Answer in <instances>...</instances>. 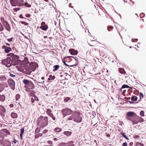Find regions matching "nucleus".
Returning a JSON list of instances; mask_svg holds the SVG:
<instances>
[{"label": "nucleus", "mask_w": 146, "mask_h": 146, "mask_svg": "<svg viewBox=\"0 0 146 146\" xmlns=\"http://www.w3.org/2000/svg\"><path fill=\"white\" fill-rule=\"evenodd\" d=\"M127 115L129 117L133 116L132 118L128 117L127 118L129 120L131 121L133 124H137L139 122L141 123L144 121V119L142 117L138 116L134 112H128L127 113Z\"/></svg>", "instance_id": "nucleus-1"}, {"label": "nucleus", "mask_w": 146, "mask_h": 146, "mask_svg": "<svg viewBox=\"0 0 146 146\" xmlns=\"http://www.w3.org/2000/svg\"><path fill=\"white\" fill-rule=\"evenodd\" d=\"M23 68L25 70L24 71L27 74H30L32 71H35L36 68L38 67V64L35 62H31L29 64V66L28 65H24Z\"/></svg>", "instance_id": "nucleus-2"}, {"label": "nucleus", "mask_w": 146, "mask_h": 146, "mask_svg": "<svg viewBox=\"0 0 146 146\" xmlns=\"http://www.w3.org/2000/svg\"><path fill=\"white\" fill-rule=\"evenodd\" d=\"M48 121L47 117L40 116L37 119V124L39 126L40 128H43L48 125Z\"/></svg>", "instance_id": "nucleus-3"}, {"label": "nucleus", "mask_w": 146, "mask_h": 146, "mask_svg": "<svg viewBox=\"0 0 146 146\" xmlns=\"http://www.w3.org/2000/svg\"><path fill=\"white\" fill-rule=\"evenodd\" d=\"M71 116L67 118L68 120H72L73 119L74 121L77 122H80L82 120V118L80 116V113L77 111H74L73 113H72Z\"/></svg>", "instance_id": "nucleus-4"}, {"label": "nucleus", "mask_w": 146, "mask_h": 146, "mask_svg": "<svg viewBox=\"0 0 146 146\" xmlns=\"http://www.w3.org/2000/svg\"><path fill=\"white\" fill-rule=\"evenodd\" d=\"M10 2L12 6H23L24 5V2L23 0H11Z\"/></svg>", "instance_id": "nucleus-5"}, {"label": "nucleus", "mask_w": 146, "mask_h": 146, "mask_svg": "<svg viewBox=\"0 0 146 146\" xmlns=\"http://www.w3.org/2000/svg\"><path fill=\"white\" fill-rule=\"evenodd\" d=\"M11 62H12L11 60V58L7 57L6 59L3 60L2 61V63L8 67H9L11 65Z\"/></svg>", "instance_id": "nucleus-6"}, {"label": "nucleus", "mask_w": 146, "mask_h": 146, "mask_svg": "<svg viewBox=\"0 0 146 146\" xmlns=\"http://www.w3.org/2000/svg\"><path fill=\"white\" fill-rule=\"evenodd\" d=\"M72 112L73 111L69 108L64 109L62 111V114L64 117L71 115Z\"/></svg>", "instance_id": "nucleus-7"}, {"label": "nucleus", "mask_w": 146, "mask_h": 146, "mask_svg": "<svg viewBox=\"0 0 146 146\" xmlns=\"http://www.w3.org/2000/svg\"><path fill=\"white\" fill-rule=\"evenodd\" d=\"M8 83L11 88L13 90L15 89V84L14 81L12 79H9L8 80Z\"/></svg>", "instance_id": "nucleus-8"}, {"label": "nucleus", "mask_w": 146, "mask_h": 146, "mask_svg": "<svg viewBox=\"0 0 146 146\" xmlns=\"http://www.w3.org/2000/svg\"><path fill=\"white\" fill-rule=\"evenodd\" d=\"M9 56L11 59L12 62L17 60L19 58V56L15 55L13 53H11L9 54Z\"/></svg>", "instance_id": "nucleus-9"}, {"label": "nucleus", "mask_w": 146, "mask_h": 146, "mask_svg": "<svg viewBox=\"0 0 146 146\" xmlns=\"http://www.w3.org/2000/svg\"><path fill=\"white\" fill-rule=\"evenodd\" d=\"M74 143V141H71L68 143H62L60 145L63 146H75Z\"/></svg>", "instance_id": "nucleus-10"}, {"label": "nucleus", "mask_w": 146, "mask_h": 146, "mask_svg": "<svg viewBox=\"0 0 146 146\" xmlns=\"http://www.w3.org/2000/svg\"><path fill=\"white\" fill-rule=\"evenodd\" d=\"M2 48L5 49V52L7 53L9 52L12 50L11 48L10 47H7L6 46H3Z\"/></svg>", "instance_id": "nucleus-11"}, {"label": "nucleus", "mask_w": 146, "mask_h": 146, "mask_svg": "<svg viewBox=\"0 0 146 146\" xmlns=\"http://www.w3.org/2000/svg\"><path fill=\"white\" fill-rule=\"evenodd\" d=\"M5 111V108L2 106H0V114L3 115Z\"/></svg>", "instance_id": "nucleus-12"}, {"label": "nucleus", "mask_w": 146, "mask_h": 146, "mask_svg": "<svg viewBox=\"0 0 146 146\" xmlns=\"http://www.w3.org/2000/svg\"><path fill=\"white\" fill-rule=\"evenodd\" d=\"M31 102L32 104L34 103L35 101L36 102L39 101L38 98L36 96L31 98Z\"/></svg>", "instance_id": "nucleus-13"}, {"label": "nucleus", "mask_w": 146, "mask_h": 146, "mask_svg": "<svg viewBox=\"0 0 146 146\" xmlns=\"http://www.w3.org/2000/svg\"><path fill=\"white\" fill-rule=\"evenodd\" d=\"M6 30L8 31H10L11 30V27L5 21V23L3 24Z\"/></svg>", "instance_id": "nucleus-14"}, {"label": "nucleus", "mask_w": 146, "mask_h": 146, "mask_svg": "<svg viewBox=\"0 0 146 146\" xmlns=\"http://www.w3.org/2000/svg\"><path fill=\"white\" fill-rule=\"evenodd\" d=\"M28 87L30 89H33L35 88V86L33 83L31 81L28 84Z\"/></svg>", "instance_id": "nucleus-15"}, {"label": "nucleus", "mask_w": 146, "mask_h": 146, "mask_svg": "<svg viewBox=\"0 0 146 146\" xmlns=\"http://www.w3.org/2000/svg\"><path fill=\"white\" fill-rule=\"evenodd\" d=\"M26 91L27 92H29V94L30 96L34 97V96H36L35 95V92L33 90H30L29 91L27 89L26 90Z\"/></svg>", "instance_id": "nucleus-16"}, {"label": "nucleus", "mask_w": 146, "mask_h": 146, "mask_svg": "<svg viewBox=\"0 0 146 146\" xmlns=\"http://www.w3.org/2000/svg\"><path fill=\"white\" fill-rule=\"evenodd\" d=\"M69 52L72 55H76L77 54L78 52L77 51L73 49H71L69 50Z\"/></svg>", "instance_id": "nucleus-17"}, {"label": "nucleus", "mask_w": 146, "mask_h": 146, "mask_svg": "<svg viewBox=\"0 0 146 146\" xmlns=\"http://www.w3.org/2000/svg\"><path fill=\"white\" fill-rule=\"evenodd\" d=\"M48 28L47 25H41L40 27V28L44 31H46L47 30Z\"/></svg>", "instance_id": "nucleus-18"}, {"label": "nucleus", "mask_w": 146, "mask_h": 146, "mask_svg": "<svg viewBox=\"0 0 146 146\" xmlns=\"http://www.w3.org/2000/svg\"><path fill=\"white\" fill-rule=\"evenodd\" d=\"M11 116L13 118H17L18 117V115L17 114L14 112L11 113Z\"/></svg>", "instance_id": "nucleus-19"}, {"label": "nucleus", "mask_w": 146, "mask_h": 146, "mask_svg": "<svg viewBox=\"0 0 146 146\" xmlns=\"http://www.w3.org/2000/svg\"><path fill=\"white\" fill-rule=\"evenodd\" d=\"M64 135L68 136H69L72 134V133L71 132L69 131H65L64 132Z\"/></svg>", "instance_id": "nucleus-20"}, {"label": "nucleus", "mask_w": 146, "mask_h": 146, "mask_svg": "<svg viewBox=\"0 0 146 146\" xmlns=\"http://www.w3.org/2000/svg\"><path fill=\"white\" fill-rule=\"evenodd\" d=\"M119 72H120L122 74H123L124 75H125V74H126L125 71L124 70V69L123 68H119Z\"/></svg>", "instance_id": "nucleus-21"}, {"label": "nucleus", "mask_w": 146, "mask_h": 146, "mask_svg": "<svg viewBox=\"0 0 146 146\" xmlns=\"http://www.w3.org/2000/svg\"><path fill=\"white\" fill-rule=\"evenodd\" d=\"M60 66L58 65H55L54 66L53 68H54L53 70V72H55L56 71L58 70L60 68Z\"/></svg>", "instance_id": "nucleus-22"}, {"label": "nucleus", "mask_w": 146, "mask_h": 146, "mask_svg": "<svg viewBox=\"0 0 146 146\" xmlns=\"http://www.w3.org/2000/svg\"><path fill=\"white\" fill-rule=\"evenodd\" d=\"M46 112L47 114L49 116H50L52 114V111L51 110L49 109H48L46 110Z\"/></svg>", "instance_id": "nucleus-23"}, {"label": "nucleus", "mask_w": 146, "mask_h": 146, "mask_svg": "<svg viewBox=\"0 0 146 146\" xmlns=\"http://www.w3.org/2000/svg\"><path fill=\"white\" fill-rule=\"evenodd\" d=\"M5 100V96L4 95H0V101L3 102Z\"/></svg>", "instance_id": "nucleus-24"}, {"label": "nucleus", "mask_w": 146, "mask_h": 146, "mask_svg": "<svg viewBox=\"0 0 146 146\" xmlns=\"http://www.w3.org/2000/svg\"><path fill=\"white\" fill-rule=\"evenodd\" d=\"M137 100V97L135 96H133L131 97V100L133 102H135Z\"/></svg>", "instance_id": "nucleus-25"}, {"label": "nucleus", "mask_w": 146, "mask_h": 146, "mask_svg": "<svg viewBox=\"0 0 146 146\" xmlns=\"http://www.w3.org/2000/svg\"><path fill=\"white\" fill-rule=\"evenodd\" d=\"M62 130V129L59 127H57L55 128L54 129V131L57 132H60Z\"/></svg>", "instance_id": "nucleus-26"}, {"label": "nucleus", "mask_w": 146, "mask_h": 146, "mask_svg": "<svg viewBox=\"0 0 146 146\" xmlns=\"http://www.w3.org/2000/svg\"><path fill=\"white\" fill-rule=\"evenodd\" d=\"M30 81H29L27 79H24L23 80V82L26 85H28L30 82Z\"/></svg>", "instance_id": "nucleus-27"}, {"label": "nucleus", "mask_w": 146, "mask_h": 146, "mask_svg": "<svg viewBox=\"0 0 146 146\" xmlns=\"http://www.w3.org/2000/svg\"><path fill=\"white\" fill-rule=\"evenodd\" d=\"M3 131L8 135H10V132L7 129H3L2 130Z\"/></svg>", "instance_id": "nucleus-28"}, {"label": "nucleus", "mask_w": 146, "mask_h": 146, "mask_svg": "<svg viewBox=\"0 0 146 146\" xmlns=\"http://www.w3.org/2000/svg\"><path fill=\"white\" fill-rule=\"evenodd\" d=\"M0 79L1 81H5L7 80V79L5 76H3L0 77Z\"/></svg>", "instance_id": "nucleus-29"}, {"label": "nucleus", "mask_w": 146, "mask_h": 146, "mask_svg": "<svg viewBox=\"0 0 146 146\" xmlns=\"http://www.w3.org/2000/svg\"><path fill=\"white\" fill-rule=\"evenodd\" d=\"M120 133L122 135L123 137H124L127 140H129V138L128 137H127L122 132H121Z\"/></svg>", "instance_id": "nucleus-30"}, {"label": "nucleus", "mask_w": 146, "mask_h": 146, "mask_svg": "<svg viewBox=\"0 0 146 146\" xmlns=\"http://www.w3.org/2000/svg\"><path fill=\"white\" fill-rule=\"evenodd\" d=\"M71 99V98L69 97H66L64 99V102H67L69 101Z\"/></svg>", "instance_id": "nucleus-31"}, {"label": "nucleus", "mask_w": 146, "mask_h": 146, "mask_svg": "<svg viewBox=\"0 0 146 146\" xmlns=\"http://www.w3.org/2000/svg\"><path fill=\"white\" fill-rule=\"evenodd\" d=\"M131 88L128 85H126V84L123 85L122 86V87H121L122 88Z\"/></svg>", "instance_id": "nucleus-32"}, {"label": "nucleus", "mask_w": 146, "mask_h": 146, "mask_svg": "<svg viewBox=\"0 0 146 146\" xmlns=\"http://www.w3.org/2000/svg\"><path fill=\"white\" fill-rule=\"evenodd\" d=\"M40 127H38L36 128L35 130V133H38L40 132Z\"/></svg>", "instance_id": "nucleus-33"}, {"label": "nucleus", "mask_w": 146, "mask_h": 146, "mask_svg": "<svg viewBox=\"0 0 146 146\" xmlns=\"http://www.w3.org/2000/svg\"><path fill=\"white\" fill-rule=\"evenodd\" d=\"M24 5L26 7H31V5L28 4L27 2H25V3H24Z\"/></svg>", "instance_id": "nucleus-34"}, {"label": "nucleus", "mask_w": 146, "mask_h": 146, "mask_svg": "<svg viewBox=\"0 0 146 146\" xmlns=\"http://www.w3.org/2000/svg\"><path fill=\"white\" fill-rule=\"evenodd\" d=\"M113 27L112 26H110L108 27V29L109 31H110L112 30Z\"/></svg>", "instance_id": "nucleus-35"}, {"label": "nucleus", "mask_w": 146, "mask_h": 146, "mask_svg": "<svg viewBox=\"0 0 146 146\" xmlns=\"http://www.w3.org/2000/svg\"><path fill=\"white\" fill-rule=\"evenodd\" d=\"M100 55L102 57H103V58H106V55L103 52H101L100 53Z\"/></svg>", "instance_id": "nucleus-36"}, {"label": "nucleus", "mask_w": 146, "mask_h": 146, "mask_svg": "<svg viewBox=\"0 0 146 146\" xmlns=\"http://www.w3.org/2000/svg\"><path fill=\"white\" fill-rule=\"evenodd\" d=\"M38 33L39 35L42 36L44 34V32L42 31L39 30V31H38Z\"/></svg>", "instance_id": "nucleus-37"}, {"label": "nucleus", "mask_w": 146, "mask_h": 146, "mask_svg": "<svg viewBox=\"0 0 146 146\" xmlns=\"http://www.w3.org/2000/svg\"><path fill=\"white\" fill-rule=\"evenodd\" d=\"M1 21L2 22V23L3 24H4L5 23V21L4 18L3 17H1Z\"/></svg>", "instance_id": "nucleus-38"}, {"label": "nucleus", "mask_w": 146, "mask_h": 146, "mask_svg": "<svg viewBox=\"0 0 146 146\" xmlns=\"http://www.w3.org/2000/svg\"><path fill=\"white\" fill-rule=\"evenodd\" d=\"M138 93L140 95V100H141V98H143L144 97V95L143 93H139V92H138Z\"/></svg>", "instance_id": "nucleus-39"}, {"label": "nucleus", "mask_w": 146, "mask_h": 146, "mask_svg": "<svg viewBox=\"0 0 146 146\" xmlns=\"http://www.w3.org/2000/svg\"><path fill=\"white\" fill-rule=\"evenodd\" d=\"M135 146H144V145L141 143L137 142L135 143Z\"/></svg>", "instance_id": "nucleus-40"}, {"label": "nucleus", "mask_w": 146, "mask_h": 146, "mask_svg": "<svg viewBox=\"0 0 146 146\" xmlns=\"http://www.w3.org/2000/svg\"><path fill=\"white\" fill-rule=\"evenodd\" d=\"M20 98V95L19 94H17L15 96L16 100H17Z\"/></svg>", "instance_id": "nucleus-41"}, {"label": "nucleus", "mask_w": 146, "mask_h": 146, "mask_svg": "<svg viewBox=\"0 0 146 146\" xmlns=\"http://www.w3.org/2000/svg\"><path fill=\"white\" fill-rule=\"evenodd\" d=\"M24 129L23 128H22L21 129V133L20 134H23L24 132Z\"/></svg>", "instance_id": "nucleus-42"}, {"label": "nucleus", "mask_w": 146, "mask_h": 146, "mask_svg": "<svg viewBox=\"0 0 146 146\" xmlns=\"http://www.w3.org/2000/svg\"><path fill=\"white\" fill-rule=\"evenodd\" d=\"M4 29L1 23H0V31H2Z\"/></svg>", "instance_id": "nucleus-43"}, {"label": "nucleus", "mask_w": 146, "mask_h": 146, "mask_svg": "<svg viewBox=\"0 0 146 146\" xmlns=\"http://www.w3.org/2000/svg\"><path fill=\"white\" fill-rule=\"evenodd\" d=\"M140 115L141 116H144V112L143 111H141L140 112Z\"/></svg>", "instance_id": "nucleus-44"}, {"label": "nucleus", "mask_w": 146, "mask_h": 146, "mask_svg": "<svg viewBox=\"0 0 146 146\" xmlns=\"http://www.w3.org/2000/svg\"><path fill=\"white\" fill-rule=\"evenodd\" d=\"M21 23H22L23 24L25 25H29L28 23H27L25 21H21Z\"/></svg>", "instance_id": "nucleus-45"}, {"label": "nucleus", "mask_w": 146, "mask_h": 146, "mask_svg": "<svg viewBox=\"0 0 146 146\" xmlns=\"http://www.w3.org/2000/svg\"><path fill=\"white\" fill-rule=\"evenodd\" d=\"M39 137H40V136H39V133H37V134H36L35 135V139H37V138H38Z\"/></svg>", "instance_id": "nucleus-46"}, {"label": "nucleus", "mask_w": 146, "mask_h": 146, "mask_svg": "<svg viewBox=\"0 0 146 146\" xmlns=\"http://www.w3.org/2000/svg\"><path fill=\"white\" fill-rule=\"evenodd\" d=\"M55 78V76H52V78H48V80H54Z\"/></svg>", "instance_id": "nucleus-47"}, {"label": "nucleus", "mask_w": 146, "mask_h": 146, "mask_svg": "<svg viewBox=\"0 0 146 146\" xmlns=\"http://www.w3.org/2000/svg\"><path fill=\"white\" fill-rule=\"evenodd\" d=\"M145 14L144 13H141L140 15V17L141 18H142L144 17Z\"/></svg>", "instance_id": "nucleus-48"}, {"label": "nucleus", "mask_w": 146, "mask_h": 146, "mask_svg": "<svg viewBox=\"0 0 146 146\" xmlns=\"http://www.w3.org/2000/svg\"><path fill=\"white\" fill-rule=\"evenodd\" d=\"M50 117L52 118V119L54 120H55V118L54 116L53 115V114L51 115L50 116Z\"/></svg>", "instance_id": "nucleus-49"}, {"label": "nucleus", "mask_w": 146, "mask_h": 146, "mask_svg": "<svg viewBox=\"0 0 146 146\" xmlns=\"http://www.w3.org/2000/svg\"><path fill=\"white\" fill-rule=\"evenodd\" d=\"M122 146H127V142H124L122 144Z\"/></svg>", "instance_id": "nucleus-50"}, {"label": "nucleus", "mask_w": 146, "mask_h": 146, "mask_svg": "<svg viewBox=\"0 0 146 146\" xmlns=\"http://www.w3.org/2000/svg\"><path fill=\"white\" fill-rule=\"evenodd\" d=\"M48 131V130L46 129L44 130L43 131V133H47Z\"/></svg>", "instance_id": "nucleus-51"}, {"label": "nucleus", "mask_w": 146, "mask_h": 146, "mask_svg": "<svg viewBox=\"0 0 146 146\" xmlns=\"http://www.w3.org/2000/svg\"><path fill=\"white\" fill-rule=\"evenodd\" d=\"M10 76L11 77H14L16 76L15 75L12 74L10 72H9Z\"/></svg>", "instance_id": "nucleus-52"}, {"label": "nucleus", "mask_w": 146, "mask_h": 146, "mask_svg": "<svg viewBox=\"0 0 146 146\" xmlns=\"http://www.w3.org/2000/svg\"><path fill=\"white\" fill-rule=\"evenodd\" d=\"M47 143L50 145H52V142L51 141H47Z\"/></svg>", "instance_id": "nucleus-53"}, {"label": "nucleus", "mask_w": 146, "mask_h": 146, "mask_svg": "<svg viewBox=\"0 0 146 146\" xmlns=\"http://www.w3.org/2000/svg\"><path fill=\"white\" fill-rule=\"evenodd\" d=\"M13 39V38H8L7 39V40L10 42H11L12 41V40Z\"/></svg>", "instance_id": "nucleus-54"}, {"label": "nucleus", "mask_w": 146, "mask_h": 146, "mask_svg": "<svg viewBox=\"0 0 146 146\" xmlns=\"http://www.w3.org/2000/svg\"><path fill=\"white\" fill-rule=\"evenodd\" d=\"M31 15L29 14H26L25 15V16L26 17H29L31 16Z\"/></svg>", "instance_id": "nucleus-55"}, {"label": "nucleus", "mask_w": 146, "mask_h": 146, "mask_svg": "<svg viewBox=\"0 0 146 146\" xmlns=\"http://www.w3.org/2000/svg\"><path fill=\"white\" fill-rule=\"evenodd\" d=\"M63 62L64 64L66 66H68V64H66V63L65 61L64 60H63Z\"/></svg>", "instance_id": "nucleus-56"}, {"label": "nucleus", "mask_w": 146, "mask_h": 146, "mask_svg": "<svg viewBox=\"0 0 146 146\" xmlns=\"http://www.w3.org/2000/svg\"><path fill=\"white\" fill-rule=\"evenodd\" d=\"M45 25V23L44 22H42L41 23V25Z\"/></svg>", "instance_id": "nucleus-57"}, {"label": "nucleus", "mask_w": 146, "mask_h": 146, "mask_svg": "<svg viewBox=\"0 0 146 146\" xmlns=\"http://www.w3.org/2000/svg\"><path fill=\"white\" fill-rule=\"evenodd\" d=\"M19 8L18 9H16V8H14L13 9V10L15 11V12H17L18 10H19Z\"/></svg>", "instance_id": "nucleus-58"}, {"label": "nucleus", "mask_w": 146, "mask_h": 146, "mask_svg": "<svg viewBox=\"0 0 146 146\" xmlns=\"http://www.w3.org/2000/svg\"><path fill=\"white\" fill-rule=\"evenodd\" d=\"M13 141L15 143H16L17 142V140L15 139H14Z\"/></svg>", "instance_id": "nucleus-59"}, {"label": "nucleus", "mask_w": 146, "mask_h": 146, "mask_svg": "<svg viewBox=\"0 0 146 146\" xmlns=\"http://www.w3.org/2000/svg\"><path fill=\"white\" fill-rule=\"evenodd\" d=\"M19 17L21 18H23L24 17H23L22 15L21 14L19 15Z\"/></svg>", "instance_id": "nucleus-60"}, {"label": "nucleus", "mask_w": 146, "mask_h": 146, "mask_svg": "<svg viewBox=\"0 0 146 146\" xmlns=\"http://www.w3.org/2000/svg\"><path fill=\"white\" fill-rule=\"evenodd\" d=\"M134 138H139V136L138 135H136L134 136Z\"/></svg>", "instance_id": "nucleus-61"}, {"label": "nucleus", "mask_w": 146, "mask_h": 146, "mask_svg": "<svg viewBox=\"0 0 146 146\" xmlns=\"http://www.w3.org/2000/svg\"><path fill=\"white\" fill-rule=\"evenodd\" d=\"M118 34V32L117 31H116L115 33V35H117Z\"/></svg>", "instance_id": "nucleus-62"}, {"label": "nucleus", "mask_w": 146, "mask_h": 146, "mask_svg": "<svg viewBox=\"0 0 146 146\" xmlns=\"http://www.w3.org/2000/svg\"><path fill=\"white\" fill-rule=\"evenodd\" d=\"M39 133V136L40 137H42V133Z\"/></svg>", "instance_id": "nucleus-63"}, {"label": "nucleus", "mask_w": 146, "mask_h": 146, "mask_svg": "<svg viewBox=\"0 0 146 146\" xmlns=\"http://www.w3.org/2000/svg\"><path fill=\"white\" fill-rule=\"evenodd\" d=\"M24 59L25 61L27 60H28V58L27 57H25Z\"/></svg>", "instance_id": "nucleus-64"}]
</instances>
